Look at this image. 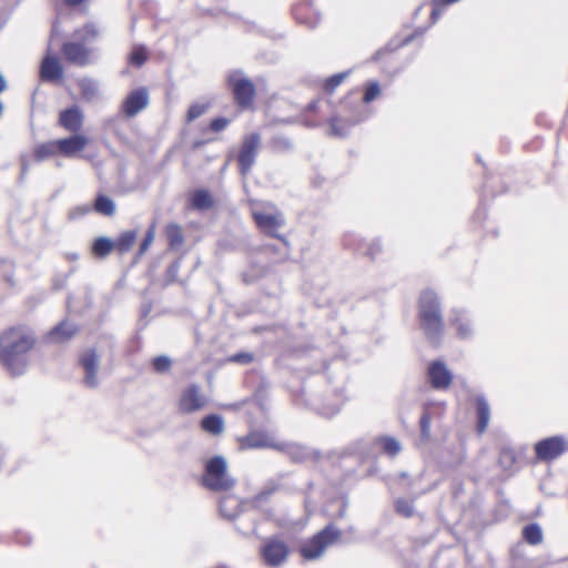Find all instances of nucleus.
Segmentation results:
<instances>
[{
	"label": "nucleus",
	"instance_id": "obj_1",
	"mask_svg": "<svg viewBox=\"0 0 568 568\" xmlns=\"http://www.w3.org/2000/svg\"><path fill=\"white\" fill-rule=\"evenodd\" d=\"M36 337L23 326L10 327L0 334V364L12 377L23 375L30 365Z\"/></svg>",
	"mask_w": 568,
	"mask_h": 568
},
{
	"label": "nucleus",
	"instance_id": "obj_2",
	"mask_svg": "<svg viewBox=\"0 0 568 568\" xmlns=\"http://www.w3.org/2000/svg\"><path fill=\"white\" fill-rule=\"evenodd\" d=\"M418 314L420 326L426 337L438 344L444 334V321L440 303L437 294L432 290H425L419 297Z\"/></svg>",
	"mask_w": 568,
	"mask_h": 568
},
{
	"label": "nucleus",
	"instance_id": "obj_3",
	"mask_svg": "<svg viewBox=\"0 0 568 568\" xmlns=\"http://www.w3.org/2000/svg\"><path fill=\"white\" fill-rule=\"evenodd\" d=\"M99 33L94 24H85L82 29L77 30L74 36L79 41H69L62 45L65 59L70 63L80 67L89 64L90 50L85 47V43L94 41Z\"/></svg>",
	"mask_w": 568,
	"mask_h": 568
},
{
	"label": "nucleus",
	"instance_id": "obj_4",
	"mask_svg": "<svg viewBox=\"0 0 568 568\" xmlns=\"http://www.w3.org/2000/svg\"><path fill=\"white\" fill-rule=\"evenodd\" d=\"M202 484L213 491H225L235 485V479L227 474V463L223 456H214L205 463Z\"/></svg>",
	"mask_w": 568,
	"mask_h": 568
},
{
	"label": "nucleus",
	"instance_id": "obj_5",
	"mask_svg": "<svg viewBox=\"0 0 568 568\" xmlns=\"http://www.w3.org/2000/svg\"><path fill=\"white\" fill-rule=\"evenodd\" d=\"M342 532L329 524L301 547L302 556L307 560H315L323 556L325 549L337 541Z\"/></svg>",
	"mask_w": 568,
	"mask_h": 568
},
{
	"label": "nucleus",
	"instance_id": "obj_6",
	"mask_svg": "<svg viewBox=\"0 0 568 568\" xmlns=\"http://www.w3.org/2000/svg\"><path fill=\"white\" fill-rule=\"evenodd\" d=\"M262 144L260 133L253 132L243 138L242 145L237 155L240 172L247 175L256 161L258 149Z\"/></svg>",
	"mask_w": 568,
	"mask_h": 568
},
{
	"label": "nucleus",
	"instance_id": "obj_7",
	"mask_svg": "<svg viewBox=\"0 0 568 568\" xmlns=\"http://www.w3.org/2000/svg\"><path fill=\"white\" fill-rule=\"evenodd\" d=\"M229 83L236 103L242 108H248L255 95L253 82L244 77L241 71H234L229 75Z\"/></svg>",
	"mask_w": 568,
	"mask_h": 568
},
{
	"label": "nucleus",
	"instance_id": "obj_8",
	"mask_svg": "<svg viewBox=\"0 0 568 568\" xmlns=\"http://www.w3.org/2000/svg\"><path fill=\"white\" fill-rule=\"evenodd\" d=\"M261 555L266 566L276 568L282 566L288 556L287 545L278 539H268L264 542Z\"/></svg>",
	"mask_w": 568,
	"mask_h": 568
},
{
	"label": "nucleus",
	"instance_id": "obj_9",
	"mask_svg": "<svg viewBox=\"0 0 568 568\" xmlns=\"http://www.w3.org/2000/svg\"><path fill=\"white\" fill-rule=\"evenodd\" d=\"M150 103V95L146 88L142 87L132 90L122 101L120 110L125 118H134Z\"/></svg>",
	"mask_w": 568,
	"mask_h": 568
},
{
	"label": "nucleus",
	"instance_id": "obj_10",
	"mask_svg": "<svg viewBox=\"0 0 568 568\" xmlns=\"http://www.w3.org/2000/svg\"><path fill=\"white\" fill-rule=\"evenodd\" d=\"M206 402V397L201 392V386L191 384L181 393L179 408L184 414H191L202 409Z\"/></svg>",
	"mask_w": 568,
	"mask_h": 568
},
{
	"label": "nucleus",
	"instance_id": "obj_11",
	"mask_svg": "<svg viewBox=\"0 0 568 568\" xmlns=\"http://www.w3.org/2000/svg\"><path fill=\"white\" fill-rule=\"evenodd\" d=\"M79 364L84 371V384L90 388L99 385L98 371L100 367V356L94 348H88L81 353Z\"/></svg>",
	"mask_w": 568,
	"mask_h": 568
},
{
	"label": "nucleus",
	"instance_id": "obj_12",
	"mask_svg": "<svg viewBox=\"0 0 568 568\" xmlns=\"http://www.w3.org/2000/svg\"><path fill=\"white\" fill-rule=\"evenodd\" d=\"M536 455L541 460H552L566 450V443L561 437L555 436L538 442L535 446Z\"/></svg>",
	"mask_w": 568,
	"mask_h": 568
},
{
	"label": "nucleus",
	"instance_id": "obj_13",
	"mask_svg": "<svg viewBox=\"0 0 568 568\" xmlns=\"http://www.w3.org/2000/svg\"><path fill=\"white\" fill-rule=\"evenodd\" d=\"M429 383L435 389H447L453 382V374L442 361H434L427 369Z\"/></svg>",
	"mask_w": 568,
	"mask_h": 568
},
{
	"label": "nucleus",
	"instance_id": "obj_14",
	"mask_svg": "<svg viewBox=\"0 0 568 568\" xmlns=\"http://www.w3.org/2000/svg\"><path fill=\"white\" fill-rule=\"evenodd\" d=\"M253 217L257 226L270 234L273 237L281 239L284 241L282 236H280L275 231L276 229L284 225V216L282 213H264V212H253Z\"/></svg>",
	"mask_w": 568,
	"mask_h": 568
},
{
	"label": "nucleus",
	"instance_id": "obj_15",
	"mask_svg": "<svg viewBox=\"0 0 568 568\" xmlns=\"http://www.w3.org/2000/svg\"><path fill=\"white\" fill-rule=\"evenodd\" d=\"M275 449L285 453L294 463L317 459L320 456L317 452L294 443H277Z\"/></svg>",
	"mask_w": 568,
	"mask_h": 568
},
{
	"label": "nucleus",
	"instance_id": "obj_16",
	"mask_svg": "<svg viewBox=\"0 0 568 568\" xmlns=\"http://www.w3.org/2000/svg\"><path fill=\"white\" fill-rule=\"evenodd\" d=\"M449 325L456 329L457 337L466 339L473 336L474 328L466 311L454 308L450 313Z\"/></svg>",
	"mask_w": 568,
	"mask_h": 568
},
{
	"label": "nucleus",
	"instance_id": "obj_17",
	"mask_svg": "<svg viewBox=\"0 0 568 568\" xmlns=\"http://www.w3.org/2000/svg\"><path fill=\"white\" fill-rule=\"evenodd\" d=\"M277 443L273 438L260 430L251 432L245 437L241 438V448L243 449H256V448H274Z\"/></svg>",
	"mask_w": 568,
	"mask_h": 568
},
{
	"label": "nucleus",
	"instance_id": "obj_18",
	"mask_svg": "<svg viewBox=\"0 0 568 568\" xmlns=\"http://www.w3.org/2000/svg\"><path fill=\"white\" fill-rule=\"evenodd\" d=\"M57 149L65 156H73L75 153L82 151L88 144L85 136L73 134L70 138L60 139L55 141Z\"/></svg>",
	"mask_w": 568,
	"mask_h": 568
},
{
	"label": "nucleus",
	"instance_id": "obj_19",
	"mask_svg": "<svg viewBox=\"0 0 568 568\" xmlns=\"http://www.w3.org/2000/svg\"><path fill=\"white\" fill-rule=\"evenodd\" d=\"M59 123L70 132H78L83 124V114L78 106H71L61 111Z\"/></svg>",
	"mask_w": 568,
	"mask_h": 568
},
{
	"label": "nucleus",
	"instance_id": "obj_20",
	"mask_svg": "<svg viewBox=\"0 0 568 568\" xmlns=\"http://www.w3.org/2000/svg\"><path fill=\"white\" fill-rule=\"evenodd\" d=\"M63 75V69L55 57L48 55L42 60L40 77L43 81H58Z\"/></svg>",
	"mask_w": 568,
	"mask_h": 568
},
{
	"label": "nucleus",
	"instance_id": "obj_21",
	"mask_svg": "<svg viewBox=\"0 0 568 568\" xmlns=\"http://www.w3.org/2000/svg\"><path fill=\"white\" fill-rule=\"evenodd\" d=\"M77 332L78 327L75 324L69 321H62L48 333L47 339L49 342L63 343L71 339Z\"/></svg>",
	"mask_w": 568,
	"mask_h": 568
},
{
	"label": "nucleus",
	"instance_id": "obj_22",
	"mask_svg": "<svg viewBox=\"0 0 568 568\" xmlns=\"http://www.w3.org/2000/svg\"><path fill=\"white\" fill-rule=\"evenodd\" d=\"M241 500L232 495H225L220 501L221 515L226 519H234L241 513Z\"/></svg>",
	"mask_w": 568,
	"mask_h": 568
},
{
	"label": "nucleus",
	"instance_id": "obj_23",
	"mask_svg": "<svg viewBox=\"0 0 568 568\" xmlns=\"http://www.w3.org/2000/svg\"><path fill=\"white\" fill-rule=\"evenodd\" d=\"M357 122L358 121H352L346 118L333 116L328 120V134L336 138H344L346 136L348 130Z\"/></svg>",
	"mask_w": 568,
	"mask_h": 568
},
{
	"label": "nucleus",
	"instance_id": "obj_24",
	"mask_svg": "<svg viewBox=\"0 0 568 568\" xmlns=\"http://www.w3.org/2000/svg\"><path fill=\"white\" fill-rule=\"evenodd\" d=\"M476 406H477V430L479 434H483L490 420V407L488 402L484 396H478L476 398Z\"/></svg>",
	"mask_w": 568,
	"mask_h": 568
},
{
	"label": "nucleus",
	"instance_id": "obj_25",
	"mask_svg": "<svg viewBox=\"0 0 568 568\" xmlns=\"http://www.w3.org/2000/svg\"><path fill=\"white\" fill-rule=\"evenodd\" d=\"M81 95L85 101L94 100L99 94V84L95 80L84 77L77 81Z\"/></svg>",
	"mask_w": 568,
	"mask_h": 568
},
{
	"label": "nucleus",
	"instance_id": "obj_26",
	"mask_svg": "<svg viewBox=\"0 0 568 568\" xmlns=\"http://www.w3.org/2000/svg\"><path fill=\"white\" fill-rule=\"evenodd\" d=\"M201 426L209 434L221 435L224 432V419L220 415L211 414L202 419Z\"/></svg>",
	"mask_w": 568,
	"mask_h": 568
},
{
	"label": "nucleus",
	"instance_id": "obj_27",
	"mask_svg": "<svg viewBox=\"0 0 568 568\" xmlns=\"http://www.w3.org/2000/svg\"><path fill=\"white\" fill-rule=\"evenodd\" d=\"M278 489V484L275 480H268L263 486L262 490L256 494L253 498L248 500V503L253 507H260L264 503H266L270 497Z\"/></svg>",
	"mask_w": 568,
	"mask_h": 568
},
{
	"label": "nucleus",
	"instance_id": "obj_28",
	"mask_svg": "<svg viewBox=\"0 0 568 568\" xmlns=\"http://www.w3.org/2000/svg\"><path fill=\"white\" fill-rule=\"evenodd\" d=\"M165 235L171 248L180 247L184 242L182 229L176 223H170L165 229Z\"/></svg>",
	"mask_w": 568,
	"mask_h": 568
},
{
	"label": "nucleus",
	"instance_id": "obj_29",
	"mask_svg": "<svg viewBox=\"0 0 568 568\" xmlns=\"http://www.w3.org/2000/svg\"><path fill=\"white\" fill-rule=\"evenodd\" d=\"M191 204L196 210H209L213 206V200L209 191L196 190L192 194Z\"/></svg>",
	"mask_w": 568,
	"mask_h": 568
},
{
	"label": "nucleus",
	"instance_id": "obj_30",
	"mask_svg": "<svg viewBox=\"0 0 568 568\" xmlns=\"http://www.w3.org/2000/svg\"><path fill=\"white\" fill-rule=\"evenodd\" d=\"M94 211L105 216H112L115 212V203L109 196L99 194L94 201Z\"/></svg>",
	"mask_w": 568,
	"mask_h": 568
},
{
	"label": "nucleus",
	"instance_id": "obj_31",
	"mask_svg": "<svg viewBox=\"0 0 568 568\" xmlns=\"http://www.w3.org/2000/svg\"><path fill=\"white\" fill-rule=\"evenodd\" d=\"M114 246L115 244L112 240L105 236H100L93 242L92 252L98 257H105L112 252Z\"/></svg>",
	"mask_w": 568,
	"mask_h": 568
},
{
	"label": "nucleus",
	"instance_id": "obj_32",
	"mask_svg": "<svg viewBox=\"0 0 568 568\" xmlns=\"http://www.w3.org/2000/svg\"><path fill=\"white\" fill-rule=\"evenodd\" d=\"M525 540L530 545H538L542 541V531L539 525L529 524L523 530Z\"/></svg>",
	"mask_w": 568,
	"mask_h": 568
},
{
	"label": "nucleus",
	"instance_id": "obj_33",
	"mask_svg": "<svg viewBox=\"0 0 568 568\" xmlns=\"http://www.w3.org/2000/svg\"><path fill=\"white\" fill-rule=\"evenodd\" d=\"M57 150L58 149H57L55 141L40 144L34 149V159L38 162H42V161L51 158L52 155H54Z\"/></svg>",
	"mask_w": 568,
	"mask_h": 568
},
{
	"label": "nucleus",
	"instance_id": "obj_34",
	"mask_svg": "<svg viewBox=\"0 0 568 568\" xmlns=\"http://www.w3.org/2000/svg\"><path fill=\"white\" fill-rule=\"evenodd\" d=\"M135 239H136V232L135 231H126V232H123L116 243L115 246L118 247V250L123 253V252H126L131 248V246L133 245V243L135 242Z\"/></svg>",
	"mask_w": 568,
	"mask_h": 568
},
{
	"label": "nucleus",
	"instance_id": "obj_35",
	"mask_svg": "<svg viewBox=\"0 0 568 568\" xmlns=\"http://www.w3.org/2000/svg\"><path fill=\"white\" fill-rule=\"evenodd\" d=\"M498 460L504 469L509 470L515 465L517 460V455L511 448L506 447L500 450Z\"/></svg>",
	"mask_w": 568,
	"mask_h": 568
},
{
	"label": "nucleus",
	"instance_id": "obj_36",
	"mask_svg": "<svg viewBox=\"0 0 568 568\" xmlns=\"http://www.w3.org/2000/svg\"><path fill=\"white\" fill-rule=\"evenodd\" d=\"M381 443H382L384 452L390 456H395L402 450L400 443L394 437H390V436L382 437Z\"/></svg>",
	"mask_w": 568,
	"mask_h": 568
},
{
	"label": "nucleus",
	"instance_id": "obj_37",
	"mask_svg": "<svg viewBox=\"0 0 568 568\" xmlns=\"http://www.w3.org/2000/svg\"><path fill=\"white\" fill-rule=\"evenodd\" d=\"M172 366V361L166 355H160L152 359V367L154 372L159 374H163L170 371Z\"/></svg>",
	"mask_w": 568,
	"mask_h": 568
},
{
	"label": "nucleus",
	"instance_id": "obj_38",
	"mask_svg": "<svg viewBox=\"0 0 568 568\" xmlns=\"http://www.w3.org/2000/svg\"><path fill=\"white\" fill-rule=\"evenodd\" d=\"M395 510L403 517L409 518L414 514L413 501L406 500L404 498H398L395 501Z\"/></svg>",
	"mask_w": 568,
	"mask_h": 568
},
{
	"label": "nucleus",
	"instance_id": "obj_39",
	"mask_svg": "<svg viewBox=\"0 0 568 568\" xmlns=\"http://www.w3.org/2000/svg\"><path fill=\"white\" fill-rule=\"evenodd\" d=\"M154 236H155V225L152 224L150 226V229L148 230V232L140 245L139 252L136 254L138 258L141 257L150 248L151 244L154 241Z\"/></svg>",
	"mask_w": 568,
	"mask_h": 568
},
{
	"label": "nucleus",
	"instance_id": "obj_40",
	"mask_svg": "<svg viewBox=\"0 0 568 568\" xmlns=\"http://www.w3.org/2000/svg\"><path fill=\"white\" fill-rule=\"evenodd\" d=\"M146 60L145 49L142 45H135L130 54V63L141 67Z\"/></svg>",
	"mask_w": 568,
	"mask_h": 568
},
{
	"label": "nucleus",
	"instance_id": "obj_41",
	"mask_svg": "<svg viewBox=\"0 0 568 568\" xmlns=\"http://www.w3.org/2000/svg\"><path fill=\"white\" fill-rule=\"evenodd\" d=\"M348 75V72H341L329 77L324 84V89L327 92H333Z\"/></svg>",
	"mask_w": 568,
	"mask_h": 568
},
{
	"label": "nucleus",
	"instance_id": "obj_42",
	"mask_svg": "<svg viewBox=\"0 0 568 568\" xmlns=\"http://www.w3.org/2000/svg\"><path fill=\"white\" fill-rule=\"evenodd\" d=\"M420 435L423 439H428L430 437V425H432V417L430 414L425 410L420 417Z\"/></svg>",
	"mask_w": 568,
	"mask_h": 568
},
{
	"label": "nucleus",
	"instance_id": "obj_43",
	"mask_svg": "<svg viewBox=\"0 0 568 568\" xmlns=\"http://www.w3.org/2000/svg\"><path fill=\"white\" fill-rule=\"evenodd\" d=\"M379 84L377 82H372L365 90L363 98L364 102H372L379 94Z\"/></svg>",
	"mask_w": 568,
	"mask_h": 568
},
{
	"label": "nucleus",
	"instance_id": "obj_44",
	"mask_svg": "<svg viewBox=\"0 0 568 568\" xmlns=\"http://www.w3.org/2000/svg\"><path fill=\"white\" fill-rule=\"evenodd\" d=\"M205 110H206V108L203 104L191 105L187 111V121L192 122V121L196 120L205 112Z\"/></svg>",
	"mask_w": 568,
	"mask_h": 568
},
{
	"label": "nucleus",
	"instance_id": "obj_45",
	"mask_svg": "<svg viewBox=\"0 0 568 568\" xmlns=\"http://www.w3.org/2000/svg\"><path fill=\"white\" fill-rule=\"evenodd\" d=\"M253 355L246 352L236 353L230 357L231 362L240 364H250L253 362Z\"/></svg>",
	"mask_w": 568,
	"mask_h": 568
},
{
	"label": "nucleus",
	"instance_id": "obj_46",
	"mask_svg": "<svg viewBox=\"0 0 568 568\" xmlns=\"http://www.w3.org/2000/svg\"><path fill=\"white\" fill-rule=\"evenodd\" d=\"M227 124H229L227 119L216 118L211 122L210 128L213 132H220V131L224 130L227 126Z\"/></svg>",
	"mask_w": 568,
	"mask_h": 568
},
{
	"label": "nucleus",
	"instance_id": "obj_47",
	"mask_svg": "<svg viewBox=\"0 0 568 568\" xmlns=\"http://www.w3.org/2000/svg\"><path fill=\"white\" fill-rule=\"evenodd\" d=\"M91 211V207L89 205L78 206L70 211V217L75 219L78 216L85 215Z\"/></svg>",
	"mask_w": 568,
	"mask_h": 568
},
{
	"label": "nucleus",
	"instance_id": "obj_48",
	"mask_svg": "<svg viewBox=\"0 0 568 568\" xmlns=\"http://www.w3.org/2000/svg\"><path fill=\"white\" fill-rule=\"evenodd\" d=\"M272 144L275 149H288L291 146L290 141L282 136L274 138Z\"/></svg>",
	"mask_w": 568,
	"mask_h": 568
},
{
	"label": "nucleus",
	"instance_id": "obj_49",
	"mask_svg": "<svg viewBox=\"0 0 568 568\" xmlns=\"http://www.w3.org/2000/svg\"><path fill=\"white\" fill-rule=\"evenodd\" d=\"M20 162H21L20 180L22 181L26 178L27 173H28V170H29V166H30V161H29L27 155H22L21 159H20Z\"/></svg>",
	"mask_w": 568,
	"mask_h": 568
},
{
	"label": "nucleus",
	"instance_id": "obj_50",
	"mask_svg": "<svg viewBox=\"0 0 568 568\" xmlns=\"http://www.w3.org/2000/svg\"><path fill=\"white\" fill-rule=\"evenodd\" d=\"M439 4H436V1H435L434 2V9H433L432 16H430L433 22H436V20L439 18V16L442 13L440 10L437 8Z\"/></svg>",
	"mask_w": 568,
	"mask_h": 568
},
{
	"label": "nucleus",
	"instance_id": "obj_51",
	"mask_svg": "<svg viewBox=\"0 0 568 568\" xmlns=\"http://www.w3.org/2000/svg\"><path fill=\"white\" fill-rule=\"evenodd\" d=\"M377 252H379V244L374 242L371 244V246L368 248V254L372 257H374L377 254Z\"/></svg>",
	"mask_w": 568,
	"mask_h": 568
},
{
	"label": "nucleus",
	"instance_id": "obj_52",
	"mask_svg": "<svg viewBox=\"0 0 568 568\" xmlns=\"http://www.w3.org/2000/svg\"><path fill=\"white\" fill-rule=\"evenodd\" d=\"M179 270H180V263H179V262H174V263H172V264L170 265V267H169V273H170L172 276H174V275H176V274H178Z\"/></svg>",
	"mask_w": 568,
	"mask_h": 568
},
{
	"label": "nucleus",
	"instance_id": "obj_53",
	"mask_svg": "<svg viewBox=\"0 0 568 568\" xmlns=\"http://www.w3.org/2000/svg\"><path fill=\"white\" fill-rule=\"evenodd\" d=\"M7 89V81L3 75L0 73V93H2Z\"/></svg>",
	"mask_w": 568,
	"mask_h": 568
},
{
	"label": "nucleus",
	"instance_id": "obj_54",
	"mask_svg": "<svg viewBox=\"0 0 568 568\" xmlns=\"http://www.w3.org/2000/svg\"><path fill=\"white\" fill-rule=\"evenodd\" d=\"M84 0H65V2L69 4V6H78L80 3H82Z\"/></svg>",
	"mask_w": 568,
	"mask_h": 568
},
{
	"label": "nucleus",
	"instance_id": "obj_55",
	"mask_svg": "<svg viewBox=\"0 0 568 568\" xmlns=\"http://www.w3.org/2000/svg\"><path fill=\"white\" fill-rule=\"evenodd\" d=\"M317 103H318L317 101L311 102L310 105H308V109L312 110V111L316 110Z\"/></svg>",
	"mask_w": 568,
	"mask_h": 568
},
{
	"label": "nucleus",
	"instance_id": "obj_56",
	"mask_svg": "<svg viewBox=\"0 0 568 568\" xmlns=\"http://www.w3.org/2000/svg\"><path fill=\"white\" fill-rule=\"evenodd\" d=\"M3 456H4V453H3L2 447L0 446V462L2 460Z\"/></svg>",
	"mask_w": 568,
	"mask_h": 568
},
{
	"label": "nucleus",
	"instance_id": "obj_57",
	"mask_svg": "<svg viewBox=\"0 0 568 568\" xmlns=\"http://www.w3.org/2000/svg\"><path fill=\"white\" fill-rule=\"evenodd\" d=\"M150 312V306L143 308V315H146Z\"/></svg>",
	"mask_w": 568,
	"mask_h": 568
},
{
	"label": "nucleus",
	"instance_id": "obj_58",
	"mask_svg": "<svg viewBox=\"0 0 568 568\" xmlns=\"http://www.w3.org/2000/svg\"><path fill=\"white\" fill-rule=\"evenodd\" d=\"M399 477H400V478H406V477H407V474H406L405 471H403V473H400V474H399Z\"/></svg>",
	"mask_w": 568,
	"mask_h": 568
},
{
	"label": "nucleus",
	"instance_id": "obj_59",
	"mask_svg": "<svg viewBox=\"0 0 568 568\" xmlns=\"http://www.w3.org/2000/svg\"><path fill=\"white\" fill-rule=\"evenodd\" d=\"M296 20L301 23H306L305 21H303L302 19H300V17L296 14Z\"/></svg>",
	"mask_w": 568,
	"mask_h": 568
}]
</instances>
